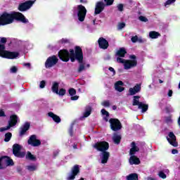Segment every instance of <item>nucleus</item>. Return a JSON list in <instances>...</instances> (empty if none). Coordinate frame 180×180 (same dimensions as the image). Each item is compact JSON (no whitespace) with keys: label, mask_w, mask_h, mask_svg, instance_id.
Segmentation results:
<instances>
[{"label":"nucleus","mask_w":180,"mask_h":180,"mask_svg":"<svg viewBox=\"0 0 180 180\" xmlns=\"http://www.w3.org/2000/svg\"><path fill=\"white\" fill-rule=\"evenodd\" d=\"M123 85H124V83H123L121 80L117 81L115 84V91H117L118 92H123V91H124V87H123Z\"/></svg>","instance_id":"nucleus-23"},{"label":"nucleus","mask_w":180,"mask_h":180,"mask_svg":"<svg viewBox=\"0 0 180 180\" xmlns=\"http://www.w3.org/2000/svg\"><path fill=\"white\" fill-rule=\"evenodd\" d=\"M103 9H105V4H103L102 1H98L96 5L94 13L96 15H99V13H101Z\"/></svg>","instance_id":"nucleus-17"},{"label":"nucleus","mask_w":180,"mask_h":180,"mask_svg":"<svg viewBox=\"0 0 180 180\" xmlns=\"http://www.w3.org/2000/svg\"><path fill=\"white\" fill-rule=\"evenodd\" d=\"M92 113V107L86 106L83 114V117H88Z\"/></svg>","instance_id":"nucleus-28"},{"label":"nucleus","mask_w":180,"mask_h":180,"mask_svg":"<svg viewBox=\"0 0 180 180\" xmlns=\"http://www.w3.org/2000/svg\"><path fill=\"white\" fill-rule=\"evenodd\" d=\"M4 137H5L4 138L5 143H8L11 141V139H12V133L7 132L6 134H5Z\"/></svg>","instance_id":"nucleus-35"},{"label":"nucleus","mask_w":180,"mask_h":180,"mask_svg":"<svg viewBox=\"0 0 180 180\" xmlns=\"http://www.w3.org/2000/svg\"><path fill=\"white\" fill-rule=\"evenodd\" d=\"M68 93L70 96H74V95H77V90L74 88H70L68 90Z\"/></svg>","instance_id":"nucleus-39"},{"label":"nucleus","mask_w":180,"mask_h":180,"mask_svg":"<svg viewBox=\"0 0 180 180\" xmlns=\"http://www.w3.org/2000/svg\"><path fill=\"white\" fill-rule=\"evenodd\" d=\"M105 2L106 6H110L111 5H113V2H115V0H104Z\"/></svg>","instance_id":"nucleus-43"},{"label":"nucleus","mask_w":180,"mask_h":180,"mask_svg":"<svg viewBox=\"0 0 180 180\" xmlns=\"http://www.w3.org/2000/svg\"><path fill=\"white\" fill-rule=\"evenodd\" d=\"M82 53V60L80 62L77 60L79 63V68L77 69V72L81 73L82 71H85V63H84V53L82 52V50L81 51Z\"/></svg>","instance_id":"nucleus-20"},{"label":"nucleus","mask_w":180,"mask_h":180,"mask_svg":"<svg viewBox=\"0 0 180 180\" xmlns=\"http://www.w3.org/2000/svg\"><path fill=\"white\" fill-rule=\"evenodd\" d=\"M13 165H15V163L13 162V160L11 159V158L8 156L7 164L6 167H12Z\"/></svg>","instance_id":"nucleus-36"},{"label":"nucleus","mask_w":180,"mask_h":180,"mask_svg":"<svg viewBox=\"0 0 180 180\" xmlns=\"http://www.w3.org/2000/svg\"><path fill=\"white\" fill-rule=\"evenodd\" d=\"M1 57H2V58H7L8 60H15V58L19 57V53L15 51L11 52L5 50L3 51Z\"/></svg>","instance_id":"nucleus-11"},{"label":"nucleus","mask_w":180,"mask_h":180,"mask_svg":"<svg viewBox=\"0 0 180 180\" xmlns=\"http://www.w3.org/2000/svg\"><path fill=\"white\" fill-rule=\"evenodd\" d=\"M172 94H173L172 90H169L167 95L168 96L171 97L172 96Z\"/></svg>","instance_id":"nucleus-58"},{"label":"nucleus","mask_w":180,"mask_h":180,"mask_svg":"<svg viewBox=\"0 0 180 180\" xmlns=\"http://www.w3.org/2000/svg\"><path fill=\"white\" fill-rule=\"evenodd\" d=\"M66 93L67 90H65V89H60V90L58 91V93H56V95H60V96H64Z\"/></svg>","instance_id":"nucleus-38"},{"label":"nucleus","mask_w":180,"mask_h":180,"mask_svg":"<svg viewBox=\"0 0 180 180\" xmlns=\"http://www.w3.org/2000/svg\"><path fill=\"white\" fill-rule=\"evenodd\" d=\"M79 96H72L70 97L71 101H78Z\"/></svg>","instance_id":"nucleus-54"},{"label":"nucleus","mask_w":180,"mask_h":180,"mask_svg":"<svg viewBox=\"0 0 180 180\" xmlns=\"http://www.w3.org/2000/svg\"><path fill=\"white\" fill-rule=\"evenodd\" d=\"M109 123L110 126L111 130L112 131H119V130H122V122L117 118H110L109 120Z\"/></svg>","instance_id":"nucleus-5"},{"label":"nucleus","mask_w":180,"mask_h":180,"mask_svg":"<svg viewBox=\"0 0 180 180\" xmlns=\"http://www.w3.org/2000/svg\"><path fill=\"white\" fill-rule=\"evenodd\" d=\"M127 180H139V174L137 173H131L127 176Z\"/></svg>","instance_id":"nucleus-33"},{"label":"nucleus","mask_w":180,"mask_h":180,"mask_svg":"<svg viewBox=\"0 0 180 180\" xmlns=\"http://www.w3.org/2000/svg\"><path fill=\"white\" fill-rule=\"evenodd\" d=\"M127 54V51L124 47L120 48L118 51H117L115 53V57H121L124 58Z\"/></svg>","instance_id":"nucleus-22"},{"label":"nucleus","mask_w":180,"mask_h":180,"mask_svg":"<svg viewBox=\"0 0 180 180\" xmlns=\"http://www.w3.org/2000/svg\"><path fill=\"white\" fill-rule=\"evenodd\" d=\"M48 116L51 117V119H53V122L56 123H60L61 122V118H60L58 115L54 114L53 112H48Z\"/></svg>","instance_id":"nucleus-26"},{"label":"nucleus","mask_w":180,"mask_h":180,"mask_svg":"<svg viewBox=\"0 0 180 180\" xmlns=\"http://www.w3.org/2000/svg\"><path fill=\"white\" fill-rule=\"evenodd\" d=\"M112 141L115 144H120V141H122V136L117 135V134H114Z\"/></svg>","instance_id":"nucleus-30"},{"label":"nucleus","mask_w":180,"mask_h":180,"mask_svg":"<svg viewBox=\"0 0 180 180\" xmlns=\"http://www.w3.org/2000/svg\"><path fill=\"white\" fill-rule=\"evenodd\" d=\"M27 143L29 146H32V147H39V146H41V141L37 139V136L36 135H31Z\"/></svg>","instance_id":"nucleus-13"},{"label":"nucleus","mask_w":180,"mask_h":180,"mask_svg":"<svg viewBox=\"0 0 180 180\" xmlns=\"http://www.w3.org/2000/svg\"><path fill=\"white\" fill-rule=\"evenodd\" d=\"M68 39H62L61 40H60V42L62 43V44H65V43H68Z\"/></svg>","instance_id":"nucleus-57"},{"label":"nucleus","mask_w":180,"mask_h":180,"mask_svg":"<svg viewBox=\"0 0 180 180\" xmlns=\"http://www.w3.org/2000/svg\"><path fill=\"white\" fill-rule=\"evenodd\" d=\"M27 169H28L30 172H33L37 169V167L36 165H28L27 166Z\"/></svg>","instance_id":"nucleus-37"},{"label":"nucleus","mask_w":180,"mask_h":180,"mask_svg":"<svg viewBox=\"0 0 180 180\" xmlns=\"http://www.w3.org/2000/svg\"><path fill=\"white\" fill-rule=\"evenodd\" d=\"M109 157H110V153L109 152H102L101 164H106L109 160Z\"/></svg>","instance_id":"nucleus-25"},{"label":"nucleus","mask_w":180,"mask_h":180,"mask_svg":"<svg viewBox=\"0 0 180 180\" xmlns=\"http://www.w3.org/2000/svg\"><path fill=\"white\" fill-rule=\"evenodd\" d=\"M6 41H8V39H6V37L1 38L0 43H1L2 44H6Z\"/></svg>","instance_id":"nucleus-52"},{"label":"nucleus","mask_w":180,"mask_h":180,"mask_svg":"<svg viewBox=\"0 0 180 180\" xmlns=\"http://www.w3.org/2000/svg\"><path fill=\"white\" fill-rule=\"evenodd\" d=\"M18 120H19V117L16 115H11L10 116V120H8V124L7 127H1L0 132L6 131V130H9L11 127H14L16 124H18Z\"/></svg>","instance_id":"nucleus-4"},{"label":"nucleus","mask_w":180,"mask_h":180,"mask_svg":"<svg viewBox=\"0 0 180 180\" xmlns=\"http://www.w3.org/2000/svg\"><path fill=\"white\" fill-rule=\"evenodd\" d=\"M60 86V84L57 82H53L51 91L53 92V94H58V87Z\"/></svg>","instance_id":"nucleus-31"},{"label":"nucleus","mask_w":180,"mask_h":180,"mask_svg":"<svg viewBox=\"0 0 180 180\" xmlns=\"http://www.w3.org/2000/svg\"><path fill=\"white\" fill-rule=\"evenodd\" d=\"M98 47L100 49H102L103 50H107V49L109 47V41L106 40V39L103 37H100L98 40Z\"/></svg>","instance_id":"nucleus-15"},{"label":"nucleus","mask_w":180,"mask_h":180,"mask_svg":"<svg viewBox=\"0 0 180 180\" xmlns=\"http://www.w3.org/2000/svg\"><path fill=\"white\" fill-rule=\"evenodd\" d=\"M86 12H88V11L85 6L82 4L77 6V18L79 22H84V20H85V18H86Z\"/></svg>","instance_id":"nucleus-7"},{"label":"nucleus","mask_w":180,"mask_h":180,"mask_svg":"<svg viewBox=\"0 0 180 180\" xmlns=\"http://www.w3.org/2000/svg\"><path fill=\"white\" fill-rule=\"evenodd\" d=\"M129 58L131 60L123 59L122 57L117 58V63L120 64H124V70H130V68H133L134 67H137V57L136 55H130Z\"/></svg>","instance_id":"nucleus-3"},{"label":"nucleus","mask_w":180,"mask_h":180,"mask_svg":"<svg viewBox=\"0 0 180 180\" xmlns=\"http://www.w3.org/2000/svg\"><path fill=\"white\" fill-rule=\"evenodd\" d=\"M30 129V122H25L20 128V132L19 134L20 136H25L26 134V131Z\"/></svg>","instance_id":"nucleus-18"},{"label":"nucleus","mask_w":180,"mask_h":180,"mask_svg":"<svg viewBox=\"0 0 180 180\" xmlns=\"http://www.w3.org/2000/svg\"><path fill=\"white\" fill-rule=\"evenodd\" d=\"M126 27V23L124 22H120L117 25L118 30H122V29H124Z\"/></svg>","instance_id":"nucleus-40"},{"label":"nucleus","mask_w":180,"mask_h":180,"mask_svg":"<svg viewBox=\"0 0 180 180\" xmlns=\"http://www.w3.org/2000/svg\"><path fill=\"white\" fill-rule=\"evenodd\" d=\"M45 86H46V81L44 80L41 81L39 84V88L41 89H43V88H45Z\"/></svg>","instance_id":"nucleus-48"},{"label":"nucleus","mask_w":180,"mask_h":180,"mask_svg":"<svg viewBox=\"0 0 180 180\" xmlns=\"http://www.w3.org/2000/svg\"><path fill=\"white\" fill-rule=\"evenodd\" d=\"M174 2H176V0H167L165 3V6H167V5H171L172 4H174Z\"/></svg>","instance_id":"nucleus-46"},{"label":"nucleus","mask_w":180,"mask_h":180,"mask_svg":"<svg viewBox=\"0 0 180 180\" xmlns=\"http://www.w3.org/2000/svg\"><path fill=\"white\" fill-rule=\"evenodd\" d=\"M132 43H137L138 40H139V37H137V35L131 37V39Z\"/></svg>","instance_id":"nucleus-49"},{"label":"nucleus","mask_w":180,"mask_h":180,"mask_svg":"<svg viewBox=\"0 0 180 180\" xmlns=\"http://www.w3.org/2000/svg\"><path fill=\"white\" fill-rule=\"evenodd\" d=\"M80 4H88L87 0H80Z\"/></svg>","instance_id":"nucleus-60"},{"label":"nucleus","mask_w":180,"mask_h":180,"mask_svg":"<svg viewBox=\"0 0 180 180\" xmlns=\"http://www.w3.org/2000/svg\"><path fill=\"white\" fill-rule=\"evenodd\" d=\"M147 180H155V179L151 177V176H148Z\"/></svg>","instance_id":"nucleus-63"},{"label":"nucleus","mask_w":180,"mask_h":180,"mask_svg":"<svg viewBox=\"0 0 180 180\" xmlns=\"http://www.w3.org/2000/svg\"><path fill=\"white\" fill-rule=\"evenodd\" d=\"M159 176H160V178H162V179H165V178H167V174H165V173H164V172H160Z\"/></svg>","instance_id":"nucleus-47"},{"label":"nucleus","mask_w":180,"mask_h":180,"mask_svg":"<svg viewBox=\"0 0 180 180\" xmlns=\"http://www.w3.org/2000/svg\"><path fill=\"white\" fill-rule=\"evenodd\" d=\"M24 65H25V67H30V63H24Z\"/></svg>","instance_id":"nucleus-64"},{"label":"nucleus","mask_w":180,"mask_h":180,"mask_svg":"<svg viewBox=\"0 0 180 180\" xmlns=\"http://www.w3.org/2000/svg\"><path fill=\"white\" fill-rule=\"evenodd\" d=\"M6 115H5V112L4 110H0V117H5Z\"/></svg>","instance_id":"nucleus-55"},{"label":"nucleus","mask_w":180,"mask_h":180,"mask_svg":"<svg viewBox=\"0 0 180 180\" xmlns=\"http://www.w3.org/2000/svg\"><path fill=\"white\" fill-rule=\"evenodd\" d=\"M73 148H74L75 150H77V148H78V144L74 143V144H73Z\"/></svg>","instance_id":"nucleus-61"},{"label":"nucleus","mask_w":180,"mask_h":180,"mask_svg":"<svg viewBox=\"0 0 180 180\" xmlns=\"http://www.w3.org/2000/svg\"><path fill=\"white\" fill-rule=\"evenodd\" d=\"M15 20L21 22L22 23H29V20L25 17L22 13L13 11L11 13L4 12L0 15V26H6V25H11Z\"/></svg>","instance_id":"nucleus-2"},{"label":"nucleus","mask_w":180,"mask_h":180,"mask_svg":"<svg viewBox=\"0 0 180 180\" xmlns=\"http://www.w3.org/2000/svg\"><path fill=\"white\" fill-rule=\"evenodd\" d=\"M8 157L6 155L0 157V169H4L8 162Z\"/></svg>","instance_id":"nucleus-24"},{"label":"nucleus","mask_w":180,"mask_h":180,"mask_svg":"<svg viewBox=\"0 0 180 180\" xmlns=\"http://www.w3.org/2000/svg\"><path fill=\"white\" fill-rule=\"evenodd\" d=\"M81 173V169L78 165H75L70 170V174H68L67 179L68 180H74L77 175H79Z\"/></svg>","instance_id":"nucleus-9"},{"label":"nucleus","mask_w":180,"mask_h":180,"mask_svg":"<svg viewBox=\"0 0 180 180\" xmlns=\"http://www.w3.org/2000/svg\"><path fill=\"white\" fill-rule=\"evenodd\" d=\"M160 36H161V34H160V32L155 31H152L149 32V37H150V39H158Z\"/></svg>","instance_id":"nucleus-34"},{"label":"nucleus","mask_w":180,"mask_h":180,"mask_svg":"<svg viewBox=\"0 0 180 180\" xmlns=\"http://www.w3.org/2000/svg\"><path fill=\"white\" fill-rule=\"evenodd\" d=\"M26 160H29L30 161H37V158L34 156L30 151H27L25 155Z\"/></svg>","instance_id":"nucleus-29"},{"label":"nucleus","mask_w":180,"mask_h":180,"mask_svg":"<svg viewBox=\"0 0 180 180\" xmlns=\"http://www.w3.org/2000/svg\"><path fill=\"white\" fill-rule=\"evenodd\" d=\"M139 20H141V22H148V19H147V18L144 16H140Z\"/></svg>","instance_id":"nucleus-53"},{"label":"nucleus","mask_w":180,"mask_h":180,"mask_svg":"<svg viewBox=\"0 0 180 180\" xmlns=\"http://www.w3.org/2000/svg\"><path fill=\"white\" fill-rule=\"evenodd\" d=\"M169 137H167V141L171 144V146H173V147H178V142H176V136L174 134V132L170 131L168 134Z\"/></svg>","instance_id":"nucleus-14"},{"label":"nucleus","mask_w":180,"mask_h":180,"mask_svg":"<svg viewBox=\"0 0 180 180\" xmlns=\"http://www.w3.org/2000/svg\"><path fill=\"white\" fill-rule=\"evenodd\" d=\"M109 71L113 73V75H116V70H115V68L110 67L108 68Z\"/></svg>","instance_id":"nucleus-56"},{"label":"nucleus","mask_w":180,"mask_h":180,"mask_svg":"<svg viewBox=\"0 0 180 180\" xmlns=\"http://www.w3.org/2000/svg\"><path fill=\"white\" fill-rule=\"evenodd\" d=\"M58 63V58L56 56L53 55L49 56L45 62V68H53L54 65Z\"/></svg>","instance_id":"nucleus-10"},{"label":"nucleus","mask_w":180,"mask_h":180,"mask_svg":"<svg viewBox=\"0 0 180 180\" xmlns=\"http://www.w3.org/2000/svg\"><path fill=\"white\" fill-rule=\"evenodd\" d=\"M82 49L79 46H75V50L71 49L69 50L62 49L60 50L58 53V56L64 63H68L70 60L71 63H75V60L77 61H79L81 63L82 60V53L81 51Z\"/></svg>","instance_id":"nucleus-1"},{"label":"nucleus","mask_w":180,"mask_h":180,"mask_svg":"<svg viewBox=\"0 0 180 180\" xmlns=\"http://www.w3.org/2000/svg\"><path fill=\"white\" fill-rule=\"evenodd\" d=\"M74 126L71 125L69 128L68 133L70 136V137H72L74 136Z\"/></svg>","instance_id":"nucleus-41"},{"label":"nucleus","mask_w":180,"mask_h":180,"mask_svg":"<svg viewBox=\"0 0 180 180\" xmlns=\"http://www.w3.org/2000/svg\"><path fill=\"white\" fill-rule=\"evenodd\" d=\"M94 148H96L97 151H101V153L108 151L109 150V143L107 141H98L96 142L94 146H93Z\"/></svg>","instance_id":"nucleus-6"},{"label":"nucleus","mask_w":180,"mask_h":180,"mask_svg":"<svg viewBox=\"0 0 180 180\" xmlns=\"http://www.w3.org/2000/svg\"><path fill=\"white\" fill-rule=\"evenodd\" d=\"M103 106H105V108H109L110 106V102L109 101H104L102 103Z\"/></svg>","instance_id":"nucleus-44"},{"label":"nucleus","mask_w":180,"mask_h":180,"mask_svg":"<svg viewBox=\"0 0 180 180\" xmlns=\"http://www.w3.org/2000/svg\"><path fill=\"white\" fill-rule=\"evenodd\" d=\"M101 113L104 116H106V117H109V112L106 111V110L105 108H103L101 110Z\"/></svg>","instance_id":"nucleus-45"},{"label":"nucleus","mask_w":180,"mask_h":180,"mask_svg":"<svg viewBox=\"0 0 180 180\" xmlns=\"http://www.w3.org/2000/svg\"><path fill=\"white\" fill-rule=\"evenodd\" d=\"M117 9L120 12H123V11H124L123 4H118Z\"/></svg>","instance_id":"nucleus-51"},{"label":"nucleus","mask_w":180,"mask_h":180,"mask_svg":"<svg viewBox=\"0 0 180 180\" xmlns=\"http://www.w3.org/2000/svg\"><path fill=\"white\" fill-rule=\"evenodd\" d=\"M129 164L130 165H140V158H137V156L134 155H131L129 158Z\"/></svg>","instance_id":"nucleus-21"},{"label":"nucleus","mask_w":180,"mask_h":180,"mask_svg":"<svg viewBox=\"0 0 180 180\" xmlns=\"http://www.w3.org/2000/svg\"><path fill=\"white\" fill-rule=\"evenodd\" d=\"M141 91V84H136L133 88H129V92L131 96L136 95V94H139Z\"/></svg>","instance_id":"nucleus-16"},{"label":"nucleus","mask_w":180,"mask_h":180,"mask_svg":"<svg viewBox=\"0 0 180 180\" xmlns=\"http://www.w3.org/2000/svg\"><path fill=\"white\" fill-rule=\"evenodd\" d=\"M138 109H141V112L145 113L147 110H148V104H144L143 102L140 103Z\"/></svg>","instance_id":"nucleus-32"},{"label":"nucleus","mask_w":180,"mask_h":180,"mask_svg":"<svg viewBox=\"0 0 180 180\" xmlns=\"http://www.w3.org/2000/svg\"><path fill=\"white\" fill-rule=\"evenodd\" d=\"M131 148L129 150V155H135L136 153H139V151H140V148H138L136 142L134 141L131 143Z\"/></svg>","instance_id":"nucleus-19"},{"label":"nucleus","mask_w":180,"mask_h":180,"mask_svg":"<svg viewBox=\"0 0 180 180\" xmlns=\"http://www.w3.org/2000/svg\"><path fill=\"white\" fill-rule=\"evenodd\" d=\"M11 72H13V74H16V72H18V68H16L15 66H13L11 68Z\"/></svg>","instance_id":"nucleus-50"},{"label":"nucleus","mask_w":180,"mask_h":180,"mask_svg":"<svg viewBox=\"0 0 180 180\" xmlns=\"http://www.w3.org/2000/svg\"><path fill=\"white\" fill-rule=\"evenodd\" d=\"M172 153H173V154H178V150H176V149H172Z\"/></svg>","instance_id":"nucleus-59"},{"label":"nucleus","mask_w":180,"mask_h":180,"mask_svg":"<svg viewBox=\"0 0 180 180\" xmlns=\"http://www.w3.org/2000/svg\"><path fill=\"white\" fill-rule=\"evenodd\" d=\"M21 150L22 146L19 143H15L13 145V154L15 157H17L18 158H25L26 153L20 151Z\"/></svg>","instance_id":"nucleus-8"},{"label":"nucleus","mask_w":180,"mask_h":180,"mask_svg":"<svg viewBox=\"0 0 180 180\" xmlns=\"http://www.w3.org/2000/svg\"><path fill=\"white\" fill-rule=\"evenodd\" d=\"M137 41H139V43H144V41H143V39H141V38H138Z\"/></svg>","instance_id":"nucleus-62"},{"label":"nucleus","mask_w":180,"mask_h":180,"mask_svg":"<svg viewBox=\"0 0 180 180\" xmlns=\"http://www.w3.org/2000/svg\"><path fill=\"white\" fill-rule=\"evenodd\" d=\"M33 4H34V1L32 0L21 3L18 6V11H20V12H25L27 11V9H30V8L33 6Z\"/></svg>","instance_id":"nucleus-12"},{"label":"nucleus","mask_w":180,"mask_h":180,"mask_svg":"<svg viewBox=\"0 0 180 180\" xmlns=\"http://www.w3.org/2000/svg\"><path fill=\"white\" fill-rule=\"evenodd\" d=\"M133 101H132V105L133 106H138V108L140 106V103H142L143 102H140L139 100L140 99V96H134L133 97Z\"/></svg>","instance_id":"nucleus-27"},{"label":"nucleus","mask_w":180,"mask_h":180,"mask_svg":"<svg viewBox=\"0 0 180 180\" xmlns=\"http://www.w3.org/2000/svg\"><path fill=\"white\" fill-rule=\"evenodd\" d=\"M5 44H0V57L2 56L4 51H5Z\"/></svg>","instance_id":"nucleus-42"}]
</instances>
